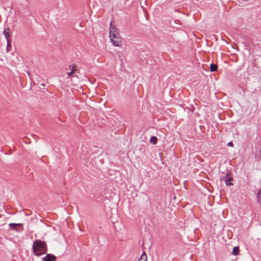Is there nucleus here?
<instances>
[{"label":"nucleus","mask_w":261,"mask_h":261,"mask_svg":"<svg viewBox=\"0 0 261 261\" xmlns=\"http://www.w3.org/2000/svg\"><path fill=\"white\" fill-rule=\"evenodd\" d=\"M33 250L34 254L40 256L45 254L47 251V246L45 242L37 240L33 243Z\"/></svg>","instance_id":"1"},{"label":"nucleus","mask_w":261,"mask_h":261,"mask_svg":"<svg viewBox=\"0 0 261 261\" xmlns=\"http://www.w3.org/2000/svg\"><path fill=\"white\" fill-rule=\"evenodd\" d=\"M109 36L113 44L116 46H120L121 44V39L115 27L111 23Z\"/></svg>","instance_id":"2"},{"label":"nucleus","mask_w":261,"mask_h":261,"mask_svg":"<svg viewBox=\"0 0 261 261\" xmlns=\"http://www.w3.org/2000/svg\"><path fill=\"white\" fill-rule=\"evenodd\" d=\"M69 71L67 72V77L69 78L72 74L74 73V72L76 70L75 67L74 66H70L69 67Z\"/></svg>","instance_id":"3"},{"label":"nucleus","mask_w":261,"mask_h":261,"mask_svg":"<svg viewBox=\"0 0 261 261\" xmlns=\"http://www.w3.org/2000/svg\"><path fill=\"white\" fill-rule=\"evenodd\" d=\"M10 33H11V31H10V30L9 28H6V29H4V30L3 31V34L5 36L8 42H9V38L10 37Z\"/></svg>","instance_id":"4"},{"label":"nucleus","mask_w":261,"mask_h":261,"mask_svg":"<svg viewBox=\"0 0 261 261\" xmlns=\"http://www.w3.org/2000/svg\"><path fill=\"white\" fill-rule=\"evenodd\" d=\"M56 257L53 255L47 254L43 258V261H55Z\"/></svg>","instance_id":"5"},{"label":"nucleus","mask_w":261,"mask_h":261,"mask_svg":"<svg viewBox=\"0 0 261 261\" xmlns=\"http://www.w3.org/2000/svg\"><path fill=\"white\" fill-rule=\"evenodd\" d=\"M146 2H147V0H140V4H141V6L142 8V9L143 10V11H146Z\"/></svg>","instance_id":"6"},{"label":"nucleus","mask_w":261,"mask_h":261,"mask_svg":"<svg viewBox=\"0 0 261 261\" xmlns=\"http://www.w3.org/2000/svg\"><path fill=\"white\" fill-rule=\"evenodd\" d=\"M149 142L151 144L154 145L157 143L158 139L156 137L152 136L150 138Z\"/></svg>","instance_id":"7"},{"label":"nucleus","mask_w":261,"mask_h":261,"mask_svg":"<svg viewBox=\"0 0 261 261\" xmlns=\"http://www.w3.org/2000/svg\"><path fill=\"white\" fill-rule=\"evenodd\" d=\"M22 225L20 223H10L9 226L11 227L13 229L17 230L16 226Z\"/></svg>","instance_id":"8"},{"label":"nucleus","mask_w":261,"mask_h":261,"mask_svg":"<svg viewBox=\"0 0 261 261\" xmlns=\"http://www.w3.org/2000/svg\"><path fill=\"white\" fill-rule=\"evenodd\" d=\"M138 261H147V255L145 252L143 253Z\"/></svg>","instance_id":"9"},{"label":"nucleus","mask_w":261,"mask_h":261,"mask_svg":"<svg viewBox=\"0 0 261 261\" xmlns=\"http://www.w3.org/2000/svg\"><path fill=\"white\" fill-rule=\"evenodd\" d=\"M218 66L216 64H211L210 65V70L211 72L215 71L217 70Z\"/></svg>","instance_id":"10"},{"label":"nucleus","mask_w":261,"mask_h":261,"mask_svg":"<svg viewBox=\"0 0 261 261\" xmlns=\"http://www.w3.org/2000/svg\"><path fill=\"white\" fill-rule=\"evenodd\" d=\"M239 248L238 247H236L233 248L232 253L234 255H237L239 253Z\"/></svg>","instance_id":"11"},{"label":"nucleus","mask_w":261,"mask_h":261,"mask_svg":"<svg viewBox=\"0 0 261 261\" xmlns=\"http://www.w3.org/2000/svg\"><path fill=\"white\" fill-rule=\"evenodd\" d=\"M232 180V178H229L228 179H225L224 181L227 186H231L232 185V183L231 182Z\"/></svg>","instance_id":"12"},{"label":"nucleus","mask_w":261,"mask_h":261,"mask_svg":"<svg viewBox=\"0 0 261 261\" xmlns=\"http://www.w3.org/2000/svg\"><path fill=\"white\" fill-rule=\"evenodd\" d=\"M258 197L261 198V190L258 193Z\"/></svg>","instance_id":"13"},{"label":"nucleus","mask_w":261,"mask_h":261,"mask_svg":"<svg viewBox=\"0 0 261 261\" xmlns=\"http://www.w3.org/2000/svg\"><path fill=\"white\" fill-rule=\"evenodd\" d=\"M227 145L229 146H233V143H232V142H229V143H228Z\"/></svg>","instance_id":"14"}]
</instances>
